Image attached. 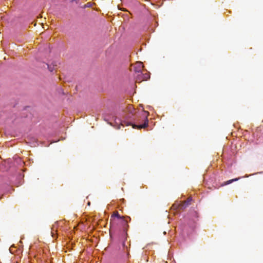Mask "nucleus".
Listing matches in <instances>:
<instances>
[{
    "mask_svg": "<svg viewBox=\"0 0 263 263\" xmlns=\"http://www.w3.org/2000/svg\"><path fill=\"white\" fill-rule=\"evenodd\" d=\"M48 69L50 71H53V69L52 68H51L50 67H49V66H48Z\"/></svg>",
    "mask_w": 263,
    "mask_h": 263,
    "instance_id": "obj_7",
    "label": "nucleus"
},
{
    "mask_svg": "<svg viewBox=\"0 0 263 263\" xmlns=\"http://www.w3.org/2000/svg\"><path fill=\"white\" fill-rule=\"evenodd\" d=\"M126 112L127 113L125 119H129L130 121L127 122L126 121H121L120 119H118L119 122L120 123V125L124 126V124L126 125H132L133 128L141 129L145 128L148 126V119L147 116L148 114L147 111H142L141 114V115L140 117L142 120H144L143 124L137 125L135 123H133V121H135L137 122H139L140 119H138L139 117V114L137 113L135 109L133 106L131 104H128L126 108ZM117 119H115L116 122L117 123Z\"/></svg>",
    "mask_w": 263,
    "mask_h": 263,
    "instance_id": "obj_1",
    "label": "nucleus"
},
{
    "mask_svg": "<svg viewBox=\"0 0 263 263\" xmlns=\"http://www.w3.org/2000/svg\"><path fill=\"white\" fill-rule=\"evenodd\" d=\"M249 177V176H248V175H246V177Z\"/></svg>",
    "mask_w": 263,
    "mask_h": 263,
    "instance_id": "obj_9",
    "label": "nucleus"
},
{
    "mask_svg": "<svg viewBox=\"0 0 263 263\" xmlns=\"http://www.w3.org/2000/svg\"><path fill=\"white\" fill-rule=\"evenodd\" d=\"M240 178H235V179H231V180H229L226 182H225L223 184V185H228V184H229L231 183H232L234 181H237Z\"/></svg>",
    "mask_w": 263,
    "mask_h": 263,
    "instance_id": "obj_3",
    "label": "nucleus"
},
{
    "mask_svg": "<svg viewBox=\"0 0 263 263\" xmlns=\"http://www.w3.org/2000/svg\"><path fill=\"white\" fill-rule=\"evenodd\" d=\"M120 125H119V126H118V128H120Z\"/></svg>",
    "mask_w": 263,
    "mask_h": 263,
    "instance_id": "obj_10",
    "label": "nucleus"
},
{
    "mask_svg": "<svg viewBox=\"0 0 263 263\" xmlns=\"http://www.w3.org/2000/svg\"><path fill=\"white\" fill-rule=\"evenodd\" d=\"M136 74V82H140L142 81H146L150 78L149 72H147L143 69V65L141 62H137L132 66Z\"/></svg>",
    "mask_w": 263,
    "mask_h": 263,
    "instance_id": "obj_2",
    "label": "nucleus"
},
{
    "mask_svg": "<svg viewBox=\"0 0 263 263\" xmlns=\"http://www.w3.org/2000/svg\"><path fill=\"white\" fill-rule=\"evenodd\" d=\"M191 199H188L186 201H185V202L184 203V204L182 205H181V207H180V209H183V208H185V207H186L188 205H189L190 203V201H191Z\"/></svg>",
    "mask_w": 263,
    "mask_h": 263,
    "instance_id": "obj_4",
    "label": "nucleus"
},
{
    "mask_svg": "<svg viewBox=\"0 0 263 263\" xmlns=\"http://www.w3.org/2000/svg\"><path fill=\"white\" fill-rule=\"evenodd\" d=\"M122 246H123V248L124 250H127L128 247L126 245L125 241V240L122 242Z\"/></svg>",
    "mask_w": 263,
    "mask_h": 263,
    "instance_id": "obj_5",
    "label": "nucleus"
},
{
    "mask_svg": "<svg viewBox=\"0 0 263 263\" xmlns=\"http://www.w3.org/2000/svg\"><path fill=\"white\" fill-rule=\"evenodd\" d=\"M51 233L52 234V235L53 234V231H52V232H51Z\"/></svg>",
    "mask_w": 263,
    "mask_h": 263,
    "instance_id": "obj_11",
    "label": "nucleus"
},
{
    "mask_svg": "<svg viewBox=\"0 0 263 263\" xmlns=\"http://www.w3.org/2000/svg\"><path fill=\"white\" fill-rule=\"evenodd\" d=\"M126 235H127V233L126 232L124 233L123 236L124 237H126Z\"/></svg>",
    "mask_w": 263,
    "mask_h": 263,
    "instance_id": "obj_8",
    "label": "nucleus"
},
{
    "mask_svg": "<svg viewBox=\"0 0 263 263\" xmlns=\"http://www.w3.org/2000/svg\"><path fill=\"white\" fill-rule=\"evenodd\" d=\"M114 216H117L118 218H120V217L118 213H117L116 214H115Z\"/></svg>",
    "mask_w": 263,
    "mask_h": 263,
    "instance_id": "obj_6",
    "label": "nucleus"
}]
</instances>
